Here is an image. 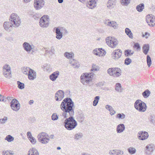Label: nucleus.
<instances>
[{
    "mask_svg": "<svg viewBox=\"0 0 155 155\" xmlns=\"http://www.w3.org/2000/svg\"><path fill=\"white\" fill-rule=\"evenodd\" d=\"M10 17V22L5 21L3 24L4 28L6 31L9 30V28L12 26L15 27H18L21 23L20 18L17 14L12 13Z\"/></svg>",
    "mask_w": 155,
    "mask_h": 155,
    "instance_id": "obj_2",
    "label": "nucleus"
},
{
    "mask_svg": "<svg viewBox=\"0 0 155 155\" xmlns=\"http://www.w3.org/2000/svg\"><path fill=\"white\" fill-rule=\"evenodd\" d=\"M115 89L118 92H121L122 91L121 84L120 83L116 84Z\"/></svg>",
    "mask_w": 155,
    "mask_h": 155,
    "instance_id": "obj_35",
    "label": "nucleus"
},
{
    "mask_svg": "<svg viewBox=\"0 0 155 155\" xmlns=\"http://www.w3.org/2000/svg\"><path fill=\"white\" fill-rule=\"evenodd\" d=\"M98 0H89L87 3V6L89 9H93L95 8L97 5Z\"/></svg>",
    "mask_w": 155,
    "mask_h": 155,
    "instance_id": "obj_16",
    "label": "nucleus"
},
{
    "mask_svg": "<svg viewBox=\"0 0 155 155\" xmlns=\"http://www.w3.org/2000/svg\"><path fill=\"white\" fill-rule=\"evenodd\" d=\"M128 152L131 154H133L135 153L136 150L135 148L133 147H130L127 149Z\"/></svg>",
    "mask_w": 155,
    "mask_h": 155,
    "instance_id": "obj_37",
    "label": "nucleus"
},
{
    "mask_svg": "<svg viewBox=\"0 0 155 155\" xmlns=\"http://www.w3.org/2000/svg\"><path fill=\"white\" fill-rule=\"evenodd\" d=\"M94 74L92 73H83L80 77L81 81L83 84L89 83L93 79Z\"/></svg>",
    "mask_w": 155,
    "mask_h": 155,
    "instance_id": "obj_4",
    "label": "nucleus"
},
{
    "mask_svg": "<svg viewBox=\"0 0 155 155\" xmlns=\"http://www.w3.org/2000/svg\"><path fill=\"white\" fill-rule=\"evenodd\" d=\"M31 70L29 67H25L22 68V71L24 74L28 75Z\"/></svg>",
    "mask_w": 155,
    "mask_h": 155,
    "instance_id": "obj_31",
    "label": "nucleus"
},
{
    "mask_svg": "<svg viewBox=\"0 0 155 155\" xmlns=\"http://www.w3.org/2000/svg\"><path fill=\"white\" fill-rule=\"evenodd\" d=\"M7 120V117H5L3 118L0 119V124H5Z\"/></svg>",
    "mask_w": 155,
    "mask_h": 155,
    "instance_id": "obj_49",
    "label": "nucleus"
},
{
    "mask_svg": "<svg viewBox=\"0 0 155 155\" xmlns=\"http://www.w3.org/2000/svg\"><path fill=\"white\" fill-rule=\"evenodd\" d=\"M125 117V115L123 113L118 114L116 116V118L119 119H124Z\"/></svg>",
    "mask_w": 155,
    "mask_h": 155,
    "instance_id": "obj_46",
    "label": "nucleus"
},
{
    "mask_svg": "<svg viewBox=\"0 0 155 155\" xmlns=\"http://www.w3.org/2000/svg\"><path fill=\"white\" fill-rule=\"evenodd\" d=\"M116 0H109L107 3V6L108 8H112L116 4Z\"/></svg>",
    "mask_w": 155,
    "mask_h": 155,
    "instance_id": "obj_27",
    "label": "nucleus"
},
{
    "mask_svg": "<svg viewBox=\"0 0 155 155\" xmlns=\"http://www.w3.org/2000/svg\"><path fill=\"white\" fill-rule=\"evenodd\" d=\"M99 69L100 68L98 66L95 64H93L91 70L92 71H99Z\"/></svg>",
    "mask_w": 155,
    "mask_h": 155,
    "instance_id": "obj_39",
    "label": "nucleus"
},
{
    "mask_svg": "<svg viewBox=\"0 0 155 155\" xmlns=\"http://www.w3.org/2000/svg\"><path fill=\"white\" fill-rule=\"evenodd\" d=\"M106 43L111 48H115L118 44L117 40L114 37H108L106 39Z\"/></svg>",
    "mask_w": 155,
    "mask_h": 155,
    "instance_id": "obj_7",
    "label": "nucleus"
},
{
    "mask_svg": "<svg viewBox=\"0 0 155 155\" xmlns=\"http://www.w3.org/2000/svg\"><path fill=\"white\" fill-rule=\"evenodd\" d=\"M51 118L52 120H56L58 119V116L56 113L53 114L51 116Z\"/></svg>",
    "mask_w": 155,
    "mask_h": 155,
    "instance_id": "obj_47",
    "label": "nucleus"
},
{
    "mask_svg": "<svg viewBox=\"0 0 155 155\" xmlns=\"http://www.w3.org/2000/svg\"><path fill=\"white\" fill-rule=\"evenodd\" d=\"M109 153L110 155H123L124 151L120 150H109Z\"/></svg>",
    "mask_w": 155,
    "mask_h": 155,
    "instance_id": "obj_18",
    "label": "nucleus"
},
{
    "mask_svg": "<svg viewBox=\"0 0 155 155\" xmlns=\"http://www.w3.org/2000/svg\"><path fill=\"white\" fill-rule=\"evenodd\" d=\"M125 31L126 34L129 36V37L132 38H133V34L130 30L128 28H126L125 29Z\"/></svg>",
    "mask_w": 155,
    "mask_h": 155,
    "instance_id": "obj_36",
    "label": "nucleus"
},
{
    "mask_svg": "<svg viewBox=\"0 0 155 155\" xmlns=\"http://www.w3.org/2000/svg\"><path fill=\"white\" fill-rule=\"evenodd\" d=\"M113 28L114 29L117 28L118 27V25L116 22L114 21H111V24H110V26Z\"/></svg>",
    "mask_w": 155,
    "mask_h": 155,
    "instance_id": "obj_48",
    "label": "nucleus"
},
{
    "mask_svg": "<svg viewBox=\"0 0 155 155\" xmlns=\"http://www.w3.org/2000/svg\"><path fill=\"white\" fill-rule=\"evenodd\" d=\"M63 0H58V2L59 3H61L63 2Z\"/></svg>",
    "mask_w": 155,
    "mask_h": 155,
    "instance_id": "obj_64",
    "label": "nucleus"
},
{
    "mask_svg": "<svg viewBox=\"0 0 155 155\" xmlns=\"http://www.w3.org/2000/svg\"><path fill=\"white\" fill-rule=\"evenodd\" d=\"M11 107L12 110L18 111L20 108V104L19 102L16 99H13L11 103Z\"/></svg>",
    "mask_w": 155,
    "mask_h": 155,
    "instance_id": "obj_12",
    "label": "nucleus"
},
{
    "mask_svg": "<svg viewBox=\"0 0 155 155\" xmlns=\"http://www.w3.org/2000/svg\"><path fill=\"white\" fill-rule=\"evenodd\" d=\"M55 29L56 38L58 40H60L63 37L62 33L58 27L55 28Z\"/></svg>",
    "mask_w": 155,
    "mask_h": 155,
    "instance_id": "obj_22",
    "label": "nucleus"
},
{
    "mask_svg": "<svg viewBox=\"0 0 155 155\" xmlns=\"http://www.w3.org/2000/svg\"><path fill=\"white\" fill-rule=\"evenodd\" d=\"M23 46L24 50L28 52H30L31 50L33 51L34 46L33 45H31L28 42H25L23 44Z\"/></svg>",
    "mask_w": 155,
    "mask_h": 155,
    "instance_id": "obj_17",
    "label": "nucleus"
},
{
    "mask_svg": "<svg viewBox=\"0 0 155 155\" xmlns=\"http://www.w3.org/2000/svg\"><path fill=\"white\" fill-rule=\"evenodd\" d=\"M5 153H6V155H13L14 154L13 152L11 151H6Z\"/></svg>",
    "mask_w": 155,
    "mask_h": 155,
    "instance_id": "obj_55",
    "label": "nucleus"
},
{
    "mask_svg": "<svg viewBox=\"0 0 155 155\" xmlns=\"http://www.w3.org/2000/svg\"><path fill=\"white\" fill-rule=\"evenodd\" d=\"M107 72L110 76L118 77L121 75V71L118 68H110L107 70Z\"/></svg>",
    "mask_w": 155,
    "mask_h": 155,
    "instance_id": "obj_6",
    "label": "nucleus"
},
{
    "mask_svg": "<svg viewBox=\"0 0 155 155\" xmlns=\"http://www.w3.org/2000/svg\"><path fill=\"white\" fill-rule=\"evenodd\" d=\"M44 0H35L34 6L35 10H38L43 8L45 5Z\"/></svg>",
    "mask_w": 155,
    "mask_h": 155,
    "instance_id": "obj_11",
    "label": "nucleus"
},
{
    "mask_svg": "<svg viewBox=\"0 0 155 155\" xmlns=\"http://www.w3.org/2000/svg\"><path fill=\"white\" fill-rule=\"evenodd\" d=\"M99 51H100L99 48H96L93 51V53L94 54L99 56Z\"/></svg>",
    "mask_w": 155,
    "mask_h": 155,
    "instance_id": "obj_50",
    "label": "nucleus"
},
{
    "mask_svg": "<svg viewBox=\"0 0 155 155\" xmlns=\"http://www.w3.org/2000/svg\"><path fill=\"white\" fill-rule=\"evenodd\" d=\"M28 78L29 80H32L36 78V72L32 69L28 75Z\"/></svg>",
    "mask_w": 155,
    "mask_h": 155,
    "instance_id": "obj_21",
    "label": "nucleus"
},
{
    "mask_svg": "<svg viewBox=\"0 0 155 155\" xmlns=\"http://www.w3.org/2000/svg\"><path fill=\"white\" fill-rule=\"evenodd\" d=\"M60 108L63 111L61 116L65 119L64 122L65 128L69 130L74 129L77 126L78 123L73 116L75 107L71 99L67 97L64 99L60 105Z\"/></svg>",
    "mask_w": 155,
    "mask_h": 155,
    "instance_id": "obj_1",
    "label": "nucleus"
},
{
    "mask_svg": "<svg viewBox=\"0 0 155 155\" xmlns=\"http://www.w3.org/2000/svg\"><path fill=\"white\" fill-rule=\"evenodd\" d=\"M69 61L71 65L73 67V65H75L74 64L76 61L74 59H70Z\"/></svg>",
    "mask_w": 155,
    "mask_h": 155,
    "instance_id": "obj_52",
    "label": "nucleus"
},
{
    "mask_svg": "<svg viewBox=\"0 0 155 155\" xmlns=\"http://www.w3.org/2000/svg\"><path fill=\"white\" fill-rule=\"evenodd\" d=\"M132 62L131 59H126L125 60V64L127 65L129 64Z\"/></svg>",
    "mask_w": 155,
    "mask_h": 155,
    "instance_id": "obj_51",
    "label": "nucleus"
},
{
    "mask_svg": "<svg viewBox=\"0 0 155 155\" xmlns=\"http://www.w3.org/2000/svg\"><path fill=\"white\" fill-rule=\"evenodd\" d=\"M100 51H99V56H104L106 54V51L102 48H99Z\"/></svg>",
    "mask_w": 155,
    "mask_h": 155,
    "instance_id": "obj_42",
    "label": "nucleus"
},
{
    "mask_svg": "<svg viewBox=\"0 0 155 155\" xmlns=\"http://www.w3.org/2000/svg\"><path fill=\"white\" fill-rule=\"evenodd\" d=\"M75 65H73V67L75 68H78L80 66V64L79 63L76 61L74 64Z\"/></svg>",
    "mask_w": 155,
    "mask_h": 155,
    "instance_id": "obj_57",
    "label": "nucleus"
},
{
    "mask_svg": "<svg viewBox=\"0 0 155 155\" xmlns=\"http://www.w3.org/2000/svg\"><path fill=\"white\" fill-rule=\"evenodd\" d=\"M42 68L44 69V71H46L48 72H50L51 70V69L49 65L47 64H45L43 66Z\"/></svg>",
    "mask_w": 155,
    "mask_h": 155,
    "instance_id": "obj_38",
    "label": "nucleus"
},
{
    "mask_svg": "<svg viewBox=\"0 0 155 155\" xmlns=\"http://www.w3.org/2000/svg\"><path fill=\"white\" fill-rule=\"evenodd\" d=\"M17 84L18 85V87L20 89H23L25 87L24 84L19 81L17 82Z\"/></svg>",
    "mask_w": 155,
    "mask_h": 155,
    "instance_id": "obj_45",
    "label": "nucleus"
},
{
    "mask_svg": "<svg viewBox=\"0 0 155 155\" xmlns=\"http://www.w3.org/2000/svg\"><path fill=\"white\" fill-rule=\"evenodd\" d=\"M27 155H39V153L36 149L33 148L28 150Z\"/></svg>",
    "mask_w": 155,
    "mask_h": 155,
    "instance_id": "obj_26",
    "label": "nucleus"
},
{
    "mask_svg": "<svg viewBox=\"0 0 155 155\" xmlns=\"http://www.w3.org/2000/svg\"><path fill=\"white\" fill-rule=\"evenodd\" d=\"M31 0H24V1L25 3H28L30 2Z\"/></svg>",
    "mask_w": 155,
    "mask_h": 155,
    "instance_id": "obj_63",
    "label": "nucleus"
},
{
    "mask_svg": "<svg viewBox=\"0 0 155 155\" xmlns=\"http://www.w3.org/2000/svg\"><path fill=\"white\" fill-rule=\"evenodd\" d=\"M130 0H121V4L124 6H127L130 2Z\"/></svg>",
    "mask_w": 155,
    "mask_h": 155,
    "instance_id": "obj_43",
    "label": "nucleus"
},
{
    "mask_svg": "<svg viewBox=\"0 0 155 155\" xmlns=\"http://www.w3.org/2000/svg\"><path fill=\"white\" fill-rule=\"evenodd\" d=\"M2 101L3 102H5L3 96L1 94H0V101Z\"/></svg>",
    "mask_w": 155,
    "mask_h": 155,
    "instance_id": "obj_61",
    "label": "nucleus"
},
{
    "mask_svg": "<svg viewBox=\"0 0 155 155\" xmlns=\"http://www.w3.org/2000/svg\"><path fill=\"white\" fill-rule=\"evenodd\" d=\"M34 102V101L32 100H31L29 101V104L30 105L32 104Z\"/></svg>",
    "mask_w": 155,
    "mask_h": 155,
    "instance_id": "obj_62",
    "label": "nucleus"
},
{
    "mask_svg": "<svg viewBox=\"0 0 155 155\" xmlns=\"http://www.w3.org/2000/svg\"><path fill=\"white\" fill-rule=\"evenodd\" d=\"M149 45L148 44H145L143 47V53L147 54L149 50Z\"/></svg>",
    "mask_w": 155,
    "mask_h": 155,
    "instance_id": "obj_29",
    "label": "nucleus"
},
{
    "mask_svg": "<svg viewBox=\"0 0 155 155\" xmlns=\"http://www.w3.org/2000/svg\"><path fill=\"white\" fill-rule=\"evenodd\" d=\"M150 94V92L149 90L147 89L142 93V95L144 98H146L149 96Z\"/></svg>",
    "mask_w": 155,
    "mask_h": 155,
    "instance_id": "obj_34",
    "label": "nucleus"
},
{
    "mask_svg": "<svg viewBox=\"0 0 155 155\" xmlns=\"http://www.w3.org/2000/svg\"><path fill=\"white\" fill-rule=\"evenodd\" d=\"M111 21H109V20L105 22V24L107 25L110 26V24H111Z\"/></svg>",
    "mask_w": 155,
    "mask_h": 155,
    "instance_id": "obj_60",
    "label": "nucleus"
},
{
    "mask_svg": "<svg viewBox=\"0 0 155 155\" xmlns=\"http://www.w3.org/2000/svg\"><path fill=\"white\" fill-rule=\"evenodd\" d=\"M134 51L130 50H126L124 51L125 55L126 57L131 56L134 54Z\"/></svg>",
    "mask_w": 155,
    "mask_h": 155,
    "instance_id": "obj_33",
    "label": "nucleus"
},
{
    "mask_svg": "<svg viewBox=\"0 0 155 155\" xmlns=\"http://www.w3.org/2000/svg\"><path fill=\"white\" fill-rule=\"evenodd\" d=\"M110 114L112 116L116 113V111L114 110V108H113L112 109L109 110Z\"/></svg>",
    "mask_w": 155,
    "mask_h": 155,
    "instance_id": "obj_56",
    "label": "nucleus"
},
{
    "mask_svg": "<svg viewBox=\"0 0 155 155\" xmlns=\"http://www.w3.org/2000/svg\"><path fill=\"white\" fill-rule=\"evenodd\" d=\"M105 108L106 109L109 111L110 110L112 109L113 107L112 106L109 105H107L105 106Z\"/></svg>",
    "mask_w": 155,
    "mask_h": 155,
    "instance_id": "obj_59",
    "label": "nucleus"
},
{
    "mask_svg": "<svg viewBox=\"0 0 155 155\" xmlns=\"http://www.w3.org/2000/svg\"><path fill=\"white\" fill-rule=\"evenodd\" d=\"M3 74L6 78H9L11 76V68L8 64L4 65L3 68Z\"/></svg>",
    "mask_w": 155,
    "mask_h": 155,
    "instance_id": "obj_9",
    "label": "nucleus"
},
{
    "mask_svg": "<svg viewBox=\"0 0 155 155\" xmlns=\"http://www.w3.org/2000/svg\"><path fill=\"white\" fill-rule=\"evenodd\" d=\"M147 62L148 66L150 67L151 64V59H147Z\"/></svg>",
    "mask_w": 155,
    "mask_h": 155,
    "instance_id": "obj_54",
    "label": "nucleus"
},
{
    "mask_svg": "<svg viewBox=\"0 0 155 155\" xmlns=\"http://www.w3.org/2000/svg\"><path fill=\"white\" fill-rule=\"evenodd\" d=\"M146 21L150 27H153L155 25V18L154 16L147 15Z\"/></svg>",
    "mask_w": 155,
    "mask_h": 155,
    "instance_id": "obj_14",
    "label": "nucleus"
},
{
    "mask_svg": "<svg viewBox=\"0 0 155 155\" xmlns=\"http://www.w3.org/2000/svg\"><path fill=\"white\" fill-rule=\"evenodd\" d=\"M64 56L67 58H73L74 57V54L72 51L70 52H66L64 53Z\"/></svg>",
    "mask_w": 155,
    "mask_h": 155,
    "instance_id": "obj_30",
    "label": "nucleus"
},
{
    "mask_svg": "<svg viewBox=\"0 0 155 155\" xmlns=\"http://www.w3.org/2000/svg\"><path fill=\"white\" fill-rule=\"evenodd\" d=\"M149 120L151 123L155 124V116H150L149 118Z\"/></svg>",
    "mask_w": 155,
    "mask_h": 155,
    "instance_id": "obj_44",
    "label": "nucleus"
},
{
    "mask_svg": "<svg viewBox=\"0 0 155 155\" xmlns=\"http://www.w3.org/2000/svg\"><path fill=\"white\" fill-rule=\"evenodd\" d=\"M134 108L140 112H145L147 109L146 104L141 100H137L134 104Z\"/></svg>",
    "mask_w": 155,
    "mask_h": 155,
    "instance_id": "obj_3",
    "label": "nucleus"
},
{
    "mask_svg": "<svg viewBox=\"0 0 155 155\" xmlns=\"http://www.w3.org/2000/svg\"><path fill=\"white\" fill-rule=\"evenodd\" d=\"M27 135L28 138L32 144H34L36 143V141L35 139L32 137L30 132H28L27 133Z\"/></svg>",
    "mask_w": 155,
    "mask_h": 155,
    "instance_id": "obj_24",
    "label": "nucleus"
},
{
    "mask_svg": "<svg viewBox=\"0 0 155 155\" xmlns=\"http://www.w3.org/2000/svg\"><path fill=\"white\" fill-rule=\"evenodd\" d=\"M155 149V146L153 143L148 144L146 145L144 149L145 153L150 155L152 154Z\"/></svg>",
    "mask_w": 155,
    "mask_h": 155,
    "instance_id": "obj_10",
    "label": "nucleus"
},
{
    "mask_svg": "<svg viewBox=\"0 0 155 155\" xmlns=\"http://www.w3.org/2000/svg\"><path fill=\"white\" fill-rule=\"evenodd\" d=\"M138 138L142 140H143L147 139L149 137V134L148 133L145 131H139L137 134Z\"/></svg>",
    "mask_w": 155,
    "mask_h": 155,
    "instance_id": "obj_13",
    "label": "nucleus"
},
{
    "mask_svg": "<svg viewBox=\"0 0 155 155\" xmlns=\"http://www.w3.org/2000/svg\"><path fill=\"white\" fill-rule=\"evenodd\" d=\"M125 128L124 125L123 124H120L117 126L116 132L118 134L122 133L124 130Z\"/></svg>",
    "mask_w": 155,
    "mask_h": 155,
    "instance_id": "obj_20",
    "label": "nucleus"
},
{
    "mask_svg": "<svg viewBox=\"0 0 155 155\" xmlns=\"http://www.w3.org/2000/svg\"><path fill=\"white\" fill-rule=\"evenodd\" d=\"M59 74L58 71H56L53 72L49 76L50 79L52 81H54L58 77Z\"/></svg>",
    "mask_w": 155,
    "mask_h": 155,
    "instance_id": "obj_25",
    "label": "nucleus"
},
{
    "mask_svg": "<svg viewBox=\"0 0 155 155\" xmlns=\"http://www.w3.org/2000/svg\"><path fill=\"white\" fill-rule=\"evenodd\" d=\"M40 26L43 28L48 27L49 24V16L46 15H43L39 20Z\"/></svg>",
    "mask_w": 155,
    "mask_h": 155,
    "instance_id": "obj_8",
    "label": "nucleus"
},
{
    "mask_svg": "<svg viewBox=\"0 0 155 155\" xmlns=\"http://www.w3.org/2000/svg\"><path fill=\"white\" fill-rule=\"evenodd\" d=\"M144 8L143 3H140L136 7V9L139 12H141Z\"/></svg>",
    "mask_w": 155,
    "mask_h": 155,
    "instance_id": "obj_28",
    "label": "nucleus"
},
{
    "mask_svg": "<svg viewBox=\"0 0 155 155\" xmlns=\"http://www.w3.org/2000/svg\"><path fill=\"white\" fill-rule=\"evenodd\" d=\"M134 47V48H136L137 49V50L140 49V45L139 43H135Z\"/></svg>",
    "mask_w": 155,
    "mask_h": 155,
    "instance_id": "obj_53",
    "label": "nucleus"
},
{
    "mask_svg": "<svg viewBox=\"0 0 155 155\" xmlns=\"http://www.w3.org/2000/svg\"><path fill=\"white\" fill-rule=\"evenodd\" d=\"M37 137L40 143L45 144H47L50 140L49 136L45 132L40 133L38 135Z\"/></svg>",
    "mask_w": 155,
    "mask_h": 155,
    "instance_id": "obj_5",
    "label": "nucleus"
},
{
    "mask_svg": "<svg viewBox=\"0 0 155 155\" xmlns=\"http://www.w3.org/2000/svg\"><path fill=\"white\" fill-rule=\"evenodd\" d=\"M121 51L119 49L115 50L112 53V57H114L116 58H119L121 55Z\"/></svg>",
    "mask_w": 155,
    "mask_h": 155,
    "instance_id": "obj_23",
    "label": "nucleus"
},
{
    "mask_svg": "<svg viewBox=\"0 0 155 155\" xmlns=\"http://www.w3.org/2000/svg\"><path fill=\"white\" fill-rule=\"evenodd\" d=\"M5 140H7L8 142H10L13 141L14 138L10 135H7L5 138Z\"/></svg>",
    "mask_w": 155,
    "mask_h": 155,
    "instance_id": "obj_40",
    "label": "nucleus"
},
{
    "mask_svg": "<svg viewBox=\"0 0 155 155\" xmlns=\"http://www.w3.org/2000/svg\"><path fill=\"white\" fill-rule=\"evenodd\" d=\"M100 99L99 96H96L94 98V100L93 101V104L94 106H96L97 104Z\"/></svg>",
    "mask_w": 155,
    "mask_h": 155,
    "instance_id": "obj_41",
    "label": "nucleus"
},
{
    "mask_svg": "<svg viewBox=\"0 0 155 155\" xmlns=\"http://www.w3.org/2000/svg\"><path fill=\"white\" fill-rule=\"evenodd\" d=\"M83 137V134L79 132L76 134L74 135V138L76 140H79L82 138Z\"/></svg>",
    "mask_w": 155,
    "mask_h": 155,
    "instance_id": "obj_32",
    "label": "nucleus"
},
{
    "mask_svg": "<svg viewBox=\"0 0 155 155\" xmlns=\"http://www.w3.org/2000/svg\"><path fill=\"white\" fill-rule=\"evenodd\" d=\"M150 36V34L148 33L147 32H146L145 33V34H143L142 36L143 37H145L146 39H147L148 38V36Z\"/></svg>",
    "mask_w": 155,
    "mask_h": 155,
    "instance_id": "obj_58",
    "label": "nucleus"
},
{
    "mask_svg": "<svg viewBox=\"0 0 155 155\" xmlns=\"http://www.w3.org/2000/svg\"><path fill=\"white\" fill-rule=\"evenodd\" d=\"M64 97V93L62 90L58 91L55 94V99L57 101H61Z\"/></svg>",
    "mask_w": 155,
    "mask_h": 155,
    "instance_id": "obj_15",
    "label": "nucleus"
},
{
    "mask_svg": "<svg viewBox=\"0 0 155 155\" xmlns=\"http://www.w3.org/2000/svg\"><path fill=\"white\" fill-rule=\"evenodd\" d=\"M48 50V48H44L42 49L43 51H45L46 54L51 55L54 54L55 50L54 46L51 47L50 50Z\"/></svg>",
    "mask_w": 155,
    "mask_h": 155,
    "instance_id": "obj_19",
    "label": "nucleus"
}]
</instances>
